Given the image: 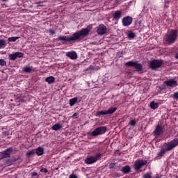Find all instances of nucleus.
<instances>
[{"mask_svg": "<svg viewBox=\"0 0 178 178\" xmlns=\"http://www.w3.org/2000/svg\"><path fill=\"white\" fill-rule=\"evenodd\" d=\"M109 168H110V169H113V168H115V163H110Z\"/></svg>", "mask_w": 178, "mask_h": 178, "instance_id": "36", "label": "nucleus"}, {"mask_svg": "<svg viewBox=\"0 0 178 178\" xmlns=\"http://www.w3.org/2000/svg\"><path fill=\"white\" fill-rule=\"evenodd\" d=\"M134 65H136V62L134 61H128L125 63V66H128L129 67H134Z\"/></svg>", "mask_w": 178, "mask_h": 178, "instance_id": "27", "label": "nucleus"}, {"mask_svg": "<svg viewBox=\"0 0 178 178\" xmlns=\"http://www.w3.org/2000/svg\"><path fill=\"white\" fill-rule=\"evenodd\" d=\"M35 154H36V155L38 156H41V155H44V149L42 147H39L38 148H36L35 151Z\"/></svg>", "mask_w": 178, "mask_h": 178, "instance_id": "18", "label": "nucleus"}, {"mask_svg": "<svg viewBox=\"0 0 178 178\" xmlns=\"http://www.w3.org/2000/svg\"><path fill=\"white\" fill-rule=\"evenodd\" d=\"M69 178H78L77 177V175H74V174H71L70 176H69Z\"/></svg>", "mask_w": 178, "mask_h": 178, "instance_id": "38", "label": "nucleus"}, {"mask_svg": "<svg viewBox=\"0 0 178 178\" xmlns=\"http://www.w3.org/2000/svg\"><path fill=\"white\" fill-rule=\"evenodd\" d=\"M172 98L178 101V92H175L173 93Z\"/></svg>", "mask_w": 178, "mask_h": 178, "instance_id": "31", "label": "nucleus"}, {"mask_svg": "<svg viewBox=\"0 0 178 178\" xmlns=\"http://www.w3.org/2000/svg\"><path fill=\"white\" fill-rule=\"evenodd\" d=\"M22 70L24 73H34V72H35V68L26 65L23 67Z\"/></svg>", "mask_w": 178, "mask_h": 178, "instance_id": "17", "label": "nucleus"}, {"mask_svg": "<svg viewBox=\"0 0 178 178\" xmlns=\"http://www.w3.org/2000/svg\"><path fill=\"white\" fill-rule=\"evenodd\" d=\"M49 33H50V34H51V35H54V34H55V31H54V30H49Z\"/></svg>", "mask_w": 178, "mask_h": 178, "instance_id": "40", "label": "nucleus"}, {"mask_svg": "<svg viewBox=\"0 0 178 178\" xmlns=\"http://www.w3.org/2000/svg\"><path fill=\"white\" fill-rule=\"evenodd\" d=\"M0 65L6 66V61L4 59H0Z\"/></svg>", "mask_w": 178, "mask_h": 178, "instance_id": "30", "label": "nucleus"}, {"mask_svg": "<svg viewBox=\"0 0 178 178\" xmlns=\"http://www.w3.org/2000/svg\"><path fill=\"white\" fill-rule=\"evenodd\" d=\"M101 153H97L95 156H88L85 159V163L92 165V163H95L101 158Z\"/></svg>", "mask_w": 178, "mask_h": 178, "instance_id": "4", "label": "nucleus"}, {"mask_svg": "<svg viewBox=\"0 0 178 178\" xmlns=\"http://www.w3.org/2000/svg\"><path fill=\"white\" fill-rule=\"evenodd\" d=\"M31 176H32V177L38 176V173H37L36 172H31Z\"/></svg>", "mask_w": 178, "mask_h": 178, "instance_id": "37", "label": "nucleus"}, {"mask_svg": "<svg viewBox=\"0 0 178 178\" xmlns=\"http://www.w3.org/2000/svg\"><path fill=\"white\" fill-rule=\"evenodd\" d=\"M12 151H13V148H8L6 150L0 152V156H2V158H10V152H12Z\"/></svg>", "mask_w": 178, "mask_h": 178, "instance_id": "13", "label": "nucleus"}, {"mask_svg": "<svg viewBox=\"0 0 178 178\" xmlns=\"http://www.w3.org/2000/svg\"><path fill=\"white\" fill-rule=\"evenodd\" d=\"M143 178H152L149 173H146L143 175Z\"/></svg>", "mask_w": 178, "mask_h": 178, "instance_id": "34", "label": "nucleus"}, {"mask_svg": "<svg viewBox=\"0 0 178 178\" xmlns=\"http://www.w3.org/2000/svg\"><path fill=\"white\" fill-rule=\"evenodd\" d=\"M94 70V67H90L88 68V70Z\"/></svg>", "mask_w": 178, "mask_h": 178, "instance_id": "42", "label": "nucleus"}, {"mask_svg": "<svg viewBox=\"0 0 178 178\" xmlns=\"http://www.w3.org/2000/svg\"><path fill=\"white\" fill-rule=\"evenodd\" d=\"M72 118H75V119H77V118H79V113H74V115H72Z\"/></svg>", "mask_w": 178, "mask_h": 178, "instance_id": "39", "label": "nucleus"}, {"mask_svg": "<svg viewBox=\"0 0 178 178\" xmlns=\"http://www.w3.org/2000/svg\"><path fill=\"white\" fill-rule=\"evenodd\" d=\"M164 83L165 86H168V87L175 88L178 86L177 81L175 79H168L165 81Z\"/></svg>", "mask_w": 178, "mask_h": 178, "instance_id": "15", "label": "nucleus"}, {"mask_svg": "<svg viewBox=\"0 0 178 178\" xmlns=\"http://www.w3.org/2000/svg\"><path fill=\"white\" fill-rule=\"evenodd\" d=\"M178 145V138H175L170 142L165 143L163 148L160 149V151L157 153V156L159 158H162L163 155L166 154V152L169 151H172L173 148H176Z\"/></svg>", "mask_w": 178, "mask_h": 178, "instance_id": "1", "label": "nucleus"}, {"mask_svg": "<svg viewBox=\"0 0 178 178\" xmlns=\"http://www.w3.org/2000/svg\"><path fill=\"white\" fill-rule=\"evenodd\" d=\"M128 37L129 38H134V37H136V35L134 34V33H128Z\"/></svg>", "mask_w": 178, "mask_h": 178, "instance_id": "33", "label": "nucleus"}, {"mask_svg": "<svg viewBox=\"0 0 178 178\" xmlns=\"http://www.w3.org/2000/svg\"><path fill=\"white\" fill-rule=\"evenodd\" d=\"M175 59H178V52L175 54Z\"/></svg>", "mask_w": 178, "mask_h": 178, "instance_id": "41", "label": "nucleus"}, {"mask_svg": "<svg viewBox=\"0 0 178 178\" xmlns=\"http://www.w3.org/2000/svg\"><path fill=\"white\" fill-rule=\"evenodd\" d=\"M131 170V168L129 167V165H125L122 168V172L123 173H129Z\"/></svg>", "mask_w": 178, "mask_h": 178, "instance_id": "22", "label": "nucleus"}, {"mask_svg": "<svg viewBox=\"0 0 178 178\" xmlns=\"http://www.w3.org/2000/svg\"><path fill=\"white\" fill-rule=\"evenodd\" d=\"M113 17L114 20H119L120 19V17H122V11H120V10L116 11L113 14Z\"/></svg>", "mask_w": 178, "mask_h": 178, "instance_id": "19", "label": "nucleus"}, {"mask_svg": "<svg viewBox=\"0 0 178 178\" xmlns=\"http://www.w3.org/2000/svg\"><path fill=\"white\" fill-rule=\"evenodd\" d=\"M118 111V108L116 107H111L108 110L97 111L96 113V116H104L105 115H112V113H115Z\"/></svg>", "mask_w": 178, "mask_h": 178, "instance_id": "6", "label": "nucleus"}, {"mask_svg": "<svg viewBox=\"0 0 178 178\" xmlns=\"http://www.w3.org/2000/svg\"><path fill=\"white\" fill-rule=\"evenodd\" d=\"M58 41H62V42H72L76 41L74 35L72 34L71 36H62L59 35L58 38Z\"/></svg>", "mask_w": 178, "mask_h": 178, "instance_id": "9", "label": "nucleus"}, {"mask_svg": "<svg viewBox=\"0 0 178 178\" xmlns=\"http://www.w3.org/2000/svg\"><path fill=\"white\" fill-rule=\"evenodd\" d=\"M66 56H67V58H70V59H72V60H74L76 59H77V53H76V51H67L66 53Z\"/></svg>", "mask_w": 178, "mask_h": 178, "instance_id": "16", "label": "nucleus"}, {"mask_svg": "<svg viewBox=\"0 0 178 178\" xmlns=\"http://www.w3.org/2000/svg\"><path fill=\"white\" fill-rule=\"evenodd\" d=\"M122 26H124V27H127V26H130V24H131V23H133V17H131L130 16L124 17L122 19Z\"/></svg>", "mask_w": 178, "mask_h": 178, "instance_id": "10", "label": "nucleus"}, {"mask_svg": "<svg viewBox=\"0 0 178 178\" xmlns=\"http://www.w3.org/2000/svg\"><path fill=\"white\" fill-rule=\"evenodd\" d=\"M97 33L99 34V35H104V34L106 33V26H105L104 24L99 25Z\"/></svg>", "mask_w": 178, "mask_h": 178, "instance_id": "14", "label": "nucleus"}, {"mask_svg": "<svg viewBox=\"0 0 178 178\" xmlns=\"http://www.w3.org/2000/svg\"><path fill=\"white\" fill-rule=\"evenodd\" d=\"M77 97H74L71 99H70V106H73L76 102H77Z\"/></svg>", "mask_w": 178, "mask_h": 178, "instance_id": "28", "label": "nucleus"}, {"mask_svg": "<svg viewBox=\"0 0 178 178\" xmlns=\"http://www.w3.org/2000/svg\"><path fill=\"white\" fill-rule=\"evenodd\" d=\"M19 38H20V37H11V38H8V41L9 42H16V41H17Z\"/></svg>", "mask_w": 178, "mask_h": 178, "instance_id": "26", "label": "nucleus"}, {"mask_svg": "<svg viewBox=\"0 0 178 178\" xmlns=\"http://www.w3.org/2000/svg\"><path fill=\"white\" fill-rule=\"evenodd\" d=\"M40 172H42V173H47L48 172V170H47V168H42L40 170Z\"/></svg>", "mask_w": 178, "mask_h": 178, "instance_id": "35", "label": "nucleus"}, {"mask_svg": "<svg viewBox=\"0 0 178 178\" xmlns=\"http://www.w3.org/2000/svg\"><path fill=\"white\" fill-rule=\"evenodd\" d=\"M178 32L177 30L172 29L170 32L167 35L165 41L168 44H173L176 40H177Z\"/></svg>", "mask_w": 178, "mask_h": 178, "instance_id": "2", "label": "nucleus"}, {"mask_svg": "<svg viewBox=\"0 0 178 178\" xmlns=\"http://www.w3.org/2000/svg\"><path fill=\"white\" fill-rule=\"evenodd\" d=\"M24 54L22 52H15L11 54H9L8 58L10 60H16L17 58H23Z\"/></svg>", "mask_w": 178, "mask_h": 178, "instance_id": "11", "label": "nucleus"}, {"mask_svg": "<svg viewBox=\"0 0 178 178\" xmlns=\"http://www.w3.org/2000/svg\"><path fill=\"white\" fill-rule=\"evenodd\" d=\"M63 127V125L57 123L52 126L51 129L54 130L55 131H58V130H60Z\"/></svg>", "mask_w": 178, "mask_h": 178, "instance_id": "20", "label": "nucleus"}, {"mask_svg": "<svg viewBox=\"0 0 178 178\" xmlns=\"http://www.w3.org/2000/svg\"><path fill=\"white\" fill-rule=\"evenodd\" d=\"M162 133H163V127H162L160 124H158L156 128L154 129V131H153V134L154 136H155V137L158 136H161V134H162Z\"/></svg>", "mask_w": 178, "mask_h": 178, "instance_id": "12", "label": "nucleus"}, {"mask_svg": "<svg viewBox=\"0 0 178 178\" xmlns=\"http://www.w3.org/2000/svg\"><path fill=\"white\" fill-rule=\"evenodd\" d=\"M46 83H48V84H53L55 82V77L50 76L45 79Z\"/></svg>", "mask_w": 178, "mask_h": 178, "instance_id": "21", "label": "nucleus"}, {"mask_svg": "<svg viewBox=\"0 0 178 178\" xmlns=\"http://www.w3.org/2000/svg\"><path fill=\"white\" fill-rule=\"evenodd\" d=\"M163 64V61L162 60H154L149 62V67L152 70H155L156 69H159Z\"/></svg>", "mask_w": 178, "mask_h": 178, "instance_id": "7", "label": "nucleus"}, {"mask_svg": "<svg viewBox=\"0 0 178 178\" xmlns=\"http://www.w3.org/2000/svg\"><path fill=\"white\" fill-rule=\"evenodd\" d=\"M148 163L147 160L138 159L135 161L134 168L136 170H140V169L143 168V166H145Z\"/></svg>", "mask_w": 178, "mask_h": 178, "instance_id": "8", "label": "nucleus"}, {"mask_svg": "<svg viewBox=\"0 0 178 178\" xmlns=\"http://www.w3.org/2000/svg\"><path fill=\"white\" fill-rule=\"evenodd\" d=\"M134 67H135V69L138 72H140V70H143V65L138 63L137 62H135Z\"/></svg>", "mask_w": 178, "mask_h": 178, "instance_id": "23", "label": "nucleus"}, {"mask_svg": "<svg viewBox=\"0 0 178 178\" xmlns=\"http://www.w3.org/2000/svg\"><path fill=\"white\" fill-rule=\"evenodd\" d=\"M159 106V104L158 103H155L154 102H152L150 103V108L152 109H156Z\"/></svg>", "mask_w": 178, "mask_h": 178, "instance_id": "24", "label": "nucleus"}, {"mask_svg": "<svg viewBox=\"0 0 178 178\" xmlns=\"http://www.w3.org/2000/svg\"><path fill=\"white\" fill-rule=\"evenodd\" d=\"M90 33V30L88 28L82 29L80 31H78L73 33L74 38H75V41H77L81 37H86Z\"/></svg>", "mask_w": 178, "mask_h": 178, "instance_id": "3", "label": "nucleus"}, {"mask_svg": "<svg viewBox=\"0 0 178 178\" xmlns=\"http://www.w3.org/2000/svg\"><path fill=\"white\" fill-rule=\"evenodd\" d=\"M6 46V42L3 40H0V48H2V47Z\"/></svg>", "mask_w": 178, "mask_h": 178, "instance_id": "29", "label": "nucleus"}, {"mask_svg": "<svg viewBox=\"0 0 178 178\" xmlns=\"http://www.w3.org/2000/svg\"><path fill=\"white\" fill-rule=\"evenodd\" d=\"M35 154V150L32 149V150H29L26 152V156L28 158H30V156H34V154Z\"/></svg>", "mask_w": 178, "mask_h": 178, "instance_id": "25", "label": "nucleus"}, {"mask_svg": "<svg viewBox=\"0 0 178 178\" xmlns=\"http://www.w3.org/2000/svg\"><path fill=\"white\" fill-rule=\"evenodd\" d=\"M106 127H99L93 130L91 133L92 137H97V136H102V134H105L106 133Z\"/></svg>", "mask_w": 178, "mask_h": 178, "instance_id": "5", "label": "nucleus"}, {"mask_svg": "<svg viewBox=\"0 0 178 178\" xmlns=\"http://www.w3.org/2000/svg\"><path fill=\"white\" fill-rule=\"evenodd\" d=\"M136 124H137V122H136V120H131L129 122L130 126H136Z\"/></svg>", "mask_w": 178, "mask_h": 178, "instance_id": "32", "label": "nucleus"}]
</instances>
